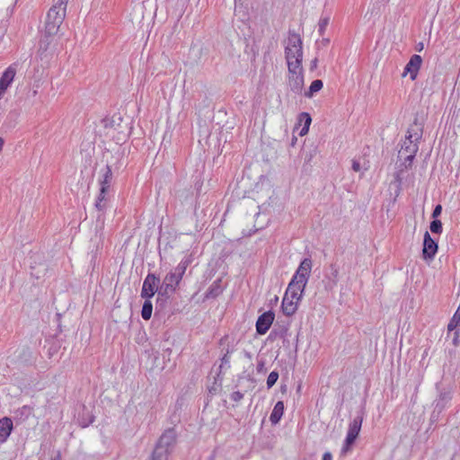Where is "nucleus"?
I'll use <instances>...</instances> for the list:
<instances>
[{"mask_svg":"<svg viewBox=\"0 0 460 460\" xmlns=\"http://www.w3.org/2000/svg\"><path fill=\"white\" fill-rule=\"evenodd\" d=\"M422 135L423 124L422 122L419 121L418 118L416 117L413 122L409 126L405 137L407 139H412L420 142V140L422 138Z\"/></svg>","mask_w":460,"mask_h":460,"instance_id":"ddd939ff","label":"nucleus"},{"mask_svg":"<svg viewBox=\"0 0 460 460\" xmlns=\"http://www.w3.org/2000/svg\"><path fill=\"white\" fill-rule=\"evenodd\" d=\"M323 86V83L320 79L314 80L309 86V89L305 92V96L306 98H312L314 93H318Z\"/></svg>","mask_w":460,"mask_h":460,"instance_id":"4be33fe9","label":"nucleus"},{"mask_svg":"<svg viewBox=\"0 0 460 460\" xmlns=\"http://www.w3.org/2000/svg\"><path fill=\"white\" fill-rule=\"evenodd\" d=\"M68 0H57L45 17V29H60L64 22Z\"/></svg>","mask_w":460,"mask_h":460,"instance_id":"7ed1b4c3","label":"nucleus"},{"mask_svg":"<svg viewBox=\"0 0 460 460\" xmlns=\"http://www.w3.org/2000/svg\"><path fill=\"white\" fill-rule=\"evenodd\" d=\"M222 365H227L229 367V364H230V357L228 356V354H225L224 357L222 358Z\"/></svg>","mask_w":460,"mask_h":460,"instance_id":"e433bc0d","label":"nucleus"},{"mask_svg":"<svg viewBox=\"0 0 460 460\" xmlns=\"http://www.w3.org/2000/svg\"><path fill=\"white\" fill-rule=\"evenodd\" d=\"M419 143L418 141L412 139H405L403 140L401 150L399 151L400 156H403V154H417L419 150Z\"/></svg>","mask_w":460,"mask_h":460,"instance_id":"a211bd4d","label":"nucleus"},{"mask_svg":"<svg viewBox=\"0 0 460 460\" xmlns=\"http://www.w3.org/2000/svg\"><path fill=\"white\" fill-rule=\"evenodd\" d=\"M153 305L149 298H146L141 310V316L144 320H149L152 316Z\"/></svg>","mask_w":460,"mask_h":460,"instance_id":"a878e982","label":"nucleus"},{"mask_svg":"<svg viewBox=\"0 0 460 460\" xmlns=\"http://www.w3.org/2000/svg\"><path fill=\"white\" fill-rule=\"evenodd\" d=\"M263 368H264V363L262 361H261L257 365V371L258 372H261L263 370Z\"/></svg>","mask_w":460,"mask_h":460,"instance_id":"ea45409f","label":"nucleus"},{"mask_svg":"<svg viewBox=\"0 0 460 460\" xmlns=\"http://www.w3.org/2000/svg\"><path fill=\"white\" fill-rule=\"evenodd\" d=\"M305 286L306 285H302L297 280L291 279L286 290L285 296L299 301L302 298Z\"/></svg>","mask_w":460,"mask_h":460,"instance_id":"4468645a","label":"nucleus"},{"mask_svg":"<svg viewBox=\"0 0 460 460\" xmlns=\"http://www.w3.org/2000/svg\"><path fill=\"white\" fill-rule=\"evenodd\" d=\"M317 66V58H314L311 61V69L315 68Z\"/></svg>","mask_w":460,"mask_h":460,"instance_id":"a19ab883","label":"nucleus"},{"mask_svg":"<svg viewBox=\"0 0 460 460\" xmlns=\"http://www.w3.org/2000/svg\"><path fill=\"white\" fill-rule=\"evenodd\" d=\"M451 400V394L449 392H440L438 399L436 402V407L440 410L444 409L446 404Z\"/></svg>","mask_w":460,"mask_h":460,"instance_id":"bb28decb","label":"nucleus"},{"mask_svg":"<svg viewBox=\"0 0 460 460\" xmlns=\"http://www.w3.org/2000/svg\"><path fill=\"white\" fill-rule=\"evenodd\" d=\"M181 279L182 277L175 271H171L166 274L158 290L155 306L156 309L159 307L162 309L164 304L166 303L169 296L175 292L176 288L178 287Z\"/></svg>","mask_w":460,"mask_h":460,"instance_id":"f03ea898","label":"nucleus"},{"mask_svg":"<svg viewBox=\"0 0 460 460\" xmlns=\"http://www.w3.org/2000/svg\"><path fill=\"white\" fill-rule=\"evenodd\" d=\"M352 170L355 171V172H359L360 171V164H359V162H358L356 160H353V162H352Z\"/></svg>","mask_w":460,"mask_h":460,"instance_id":"c9c22d12","label":"nucleus"},{"mask_svg":"<svg viewBox=\"0 0 460 460\" xmlns=\"http://www.w3.org/2000/svg\"><path fill=\"white\" fill-rule=\"evenodd\" d=\"M160 285V279L157 278L155 274L149 273L143 282L141 296L143 298L153 297L155 292L158 293Z\"/></svg>","mask_w":460,"mask_h":460,"instance_id":"0eeeda50","label":"nucleus"},{"mask_svg":"<svg viewBox=\"0 0 460 460\" xmlns=\"http://www.w3.org/2000/svg\"><path fill=\"white\" fill-rule=\"evenodd\" d=\"M112 179V171L109 165H106L102 173V178L100 180L101 188L110 189Z\"/></svg>","mask_w":460,"mask_h":460,"instance_id":"412c9836","label":"nucleus"},{"mask_svg":"<svg viewBox=\"0 0 460 460\" xmlns=\"http://www.w3.org/2000/svg\"><path fill=\"white\" fill-rule=\"evenodd\" d=\"M452 342H453L454 346H456V347H457L460 344L459 331H455L454 332V337H453Z\"/></svg>","mask_w":460,"mask_h":460,"instance_id":"2f4dec72","label":"nucleus"},{"mask_svg":"<svg viewBox=\"0 0 460 460\" xmlns=\"http://www.w3.org/2000/svg\"><path fill=\"white\" fill-rule=\"evenodd\" d=\"M416 154H403V156L404 157V162H403V165L405 166L406 169H408L409 167L411 166V164L413 162V159L415 157Z\"/></svg>","mask_w":460,"mask_h":460,"instance_id":"c756f323","label":"nucleus"},{"mask_svg":"<svg viewBox=\"0 0 460 460\" xmlns=\"http://www.w3.org/2000/svg\"><path fill=\"white\" fill-rule=\"evenodd\" d=\"M429 228L433 234H441L443 229L441 221L438 219H434L430 223Z\"/></svg>","mask_w":460,"mask_h":460,"instance_id":"cd10ccee","label":"nucleus"},{"mask_svg":"<svg viewBox=\"0 0 460 460\" xmlns=\"http://www.w3.org/2000/svg\"><path fill=\"white\" fill-rule=\"evenodd\" d=\"M191 255L185 256L174 269V271L183 277L188 266L191 263Z\"/></svg>","mask_w":460,"mask_h":460,"instance_id":"b1692460","label":"nucleus"},{"mask_svg":"<svg viewBox=\"0 0 460 460\" xmlns=\"http://www.w3.org/2000/svg\"><path fill=\"white\" fill-rule=\"evenodd\" d=\"M285 58L288 66H301L303 61V42L300 34L289 33L288 40L285 41Z\"/></svg>","mask_w":460,"mask_h":460,"instance_id":"f257e3e1","label":"nucleus"},{"mask_svg":"<svg viewBox=\"0 0 460 460\" xmlns=\"http://www.w3.org/2000/svg\"><path fill=\"white\" fill-rule=\"evenodd\" d=\"M340 267L336 262L331 263L324 270L323 280L326 290H332L339 281Z\"/></svg>","mask_w":460,"mask_h":460,"instance_id":"6e6552de","label":"nucleus"},{"mask_svg":"<svg viewBox=\"0 0 460 460\" xmlns=\"http://www.w3.org/2000/svg\"><path fill=\"white\" fill-rule=\"evenodd\" d=\"M150 460H168V457L164 455H157L153 451Z\"/></svg>","mask_w":460,"mask_h":460,"instance_id":"72a5a7b5","label":"nucleus"},{"mask_svg":"<svg viewBox=\"0 0 460 460\" xmlns=\"http://www.w3.org/2000/svg\"><path fill=\"white\" fill-rule=\"evenodd\" d=\"M283 413H284V403H283V402L279 401L275 404V406L272 410V412L270 416V422L273 425L278 424L279 422L281 417L283 416Z\"/></svg>","mask_w":460,"mask_h":460,"instance_id":"6ab92c4d","label":"nucleus"},{"mask_svg":"<svg viewBox=\"0 0 460 460\" xmlns=\"http://www.w3.org/2000/svg\"><path fill=\"white\" fill-rule=\"evenodd\" d=\"M442 212V206L441 205H437L432 212V217L433 218H437Z\"/></svg>","mask_w":460,"mask_h":460,"instance_id":"473e14b6","label":"nucleus"},{"mask_svg":"<svg viewBox=\"0 0 460 460\" xmlns=\"http://www.w3.org/2000/svg\"><path fill=\"white\" fill-rule=\"evenodd\" d=\"M423 49H424V43H423V42H421V41H420V42H419V43H417V44H416V46H415V49H416L418 52L422 51V50H423Z\"/></svg>","mask_w":460,"mask_h":460,"instance_id":"4c0bfd02","label":"nucleus"},{"mask_svg":"<svg viewBox=\"0 0 460 460\" xmlns=\"http://www.w3.org/2000/svg\"><path fill=\"white\" fill-rule=\"evenodd\" d=\"M51 460H61V456H60V454L58 453V454L57 455V456H55V457L51 458Z\"/></svg>","mask_w":460,"mask_h":460,"instance_id":"79ce46f5","label":"nucleus"},{"mask_svg":"<svg viewBox=\"0 0 460 460\" xmlns=\"http://www.w3.org/2000/svg\"><path fill=\"white\" fill-rule=\"evenodd\" d=\"M322 460H332V456L330 452H325Z\"/></svg>","mask_w":460,"mask_h":460,"instance_id":"58836bf2","label":"nucleus"},{"mask_svg":"<svg viewBox=\"0 0 460 460\" xmlns=\"http://www.w3.org/2000/svg\"><path fill=\"white\" fill-rule=\"evenodd\" d=\"M275 318V314L271 311H268L261 314L256 322V332L260 335L265 334L270 328Z\"/></svg>","mask_w":460,"mask_h":460,"instance_id":"9b49d317","label":"nucleus"},{"mask_svg":"<svg viewBox=\"0 0 460 460\" xmlns=\"http://www.w3.org/2000/svg\"><path fill=\"white\" fill-rule=\"evenodd\" d=\"M312 119L309 113L302 112L299 114V122L304 124V127L301 129L300 135L303 136L306 134L309 130V127L311 124Z\"/></svg>","mask_w":460,"mask_h":460,"instance_id":"5701e85b","label":"nucleus"},{"mask_svg":"<svg viewBox=\"0 0 460 460\" xmlns=\"http://www.w3.org/2000/svg\"><path fill=\"white\" fill-rule=\"evenodd\" d=\"M438 243L428 231L424 234L422 255L425 260H432L438 252Z\"/></svg>","mask_w":460,"mask_h":460,"instance_id":"9d476101","label":"nucleus"},{"mask_svg":"<svg viewBox=\"0 0 460 460\" xmlns=\"http://www.w3.org/2000/svg\"><path fill=\"white\" fill-rule=\"evenodd\" d=\"M363 422V411H360L359 414L354 418V420L349 423L347 437L344 441V445L341 448V455H346L349 451H350L351 447L356 441L359 431L361 429V425Z\"/></svg>","mask_w":460,"mask_h":460,"instance_id":"39448f33","label":"nucleus"},{"mask_svg":"<svg viewBox=\"0 0 460 460\" xmlns=\"http://www.w3.org/2000/svg\"><path fill=\"white\" fill-rule=\"evenodd\" d=\"M13 430V421L8 417L0 419V442L6 441Z\"/></svg>","mask_w":460,"mask_h":460,"instance_id":"dca6fc26","label":"nucleus"},{"mask_svg":"<svg viewBox=\"0 0 460 460\" xmlns=\"http://www.w3.org/2000/svg\"><path fill=\"white\" fill-rule=\"evenodd\" d=\"M279 379V373L277 371H272L270 373L267 378V387L268 389L271 388Z\"/></svg>","mask_w":460,"mask_h":460,"instance_id":"c85d7f7f","label":"nucleus"},{"mask_svg":"<svg viewBox=\"0 0 460 460\" xmlns=\"http://www.w3.org/2000/svg\"><path fill=\"white\" fill-rule=\"evenodd\" d=\"M313 263L311 259L305 258L299 264L292 279L297 280L302 285H306L310 277Z\"/></svg>","mask_w":460,"mask_h":460,"instance_id":"1a4fd4ad","label":"nucleus"},{"mask_svg":"<svg viewBox=\"0 0 460 460\" xmlns=\"http://www.w3.org/2000/svg\"><path fill=\"white\" fill-rule=\"evenodd\" d=\"M16 75L14 65L9 66L0 77V93H4L13 83Z\"/></svg>","mask_w":460,"mask_h":460,"instance_id":"2eb2a0df","label":"nucleus"},{"mask_svg":"<svg viewBox=\"0 0 460 460\" xmlns=\"http://www.w3.org/2000/svg\"><path fill=\"white\" fill-rule=\"evenodd\" d=\"M177 441V433L173 428H169L160 436L154 452L157 455L169 456L172 452Z\"/></svg>","mask_w":460,"mask_h":460,"instance_id":"20e7f679","label":"nucleus"},{"mask_svg":"<svg viewBox=\"0 0 460 460\" xmlns=\"http://www.w3.org/2000/svg\"><path fill=\"white\" fill-rule=\"evenodd\" d=\"M220 280L213 282L206 293L207 298H214L222 293V288L219 285Z\"/></svg>","mask_w":460,"mask_h":460,"instance_id":"393cba45","label":"nucleus"},{"mask_svg":"<svg viewBox=\"0 0 460 460\" xmlns=\"http://www.w3.org/2000/svg\"><path fill=\"white\" fill-rule=\"evenodd\" d=\"M422 63V58L420 55H413L411 57L409 62L404 67L403 75H405L407 73L410 74L411 79L414 80L417 77L418 72L420 68Z\"/></svg>","mask_w":460,"mask_h":460,"instance_id":"f8f14e48","label":"nucleus"},{"mask_svg":"<svg viewBox=\"0 0 460 460\" xmlns=\"http://www.w3.org/2000/svg\"><path fill=\"white\" fill-rule=\"evenodd\" d=\"M108 190H109L108 189L100 188V193H99L98 198L95 202V208L100 211H102L107 208V205H108L107 192H108Z\"/></svg>","mask_w":460,"mask_h":460,"instance_id":"aec40b11","label":"nucleus"},{"mask_svg":"<svg viewBox=\"0 0 460 460\" xmlns=\"http://www.w3.org/2000/svg\"><path fill=\"white\" fill-rule=\"evenodd\" d=\"M329 21L330 20L328 18L321 19L319 21L320 29H324L325 27H327L329 25Z\"/></svg>","mask_w":460,"mask_h":460,"instance_id":"f704fd0d","label":"nucleus"},{"mask_svg":"<svg viewBox=\"0 0 460 460\" xmlns=\"http://www.w3.org/2000/svg\"><path fill=\"white\" fill-rule=\"evenodd\" d=\"M299 301H296V299H292L289 296H287L284 295L283 300H282V312L287 316L293 315L296 311L297 310V304Z\"/></svg>","mask_w":460,"mask_h":460,"instance_id":"f3484780","label":"nucleus"},{"mask_svg":"<svg viewBox=\"0 0 460 460\" xmlns=\"http://www.w3.org/2000/svg\"><path fill=\"white\" fill-rule=\"evenodd\" d=\"M288 70V86L295 93H301L304 88V70L303 66L289 65Z\"/></svg>","mask_w":460,"mask_h":460,"instance_id":"423d86ee","label":"nucleus"},{"mask_svg":"<svg viewBox=\"0 0 460 460\" xmlns=\"http://www.w3.org/2000/svg\"><path fill=\"white\" fill-rule=\"evenodd\" d=\"M231 400L234 402H240L243 398V394L240 391L233 392L230 395Z\"/></svg>","mask_w":460,"mask_h":460,"instance_id":"7c9ffc66","label":"nucleus"}]
</instances>
